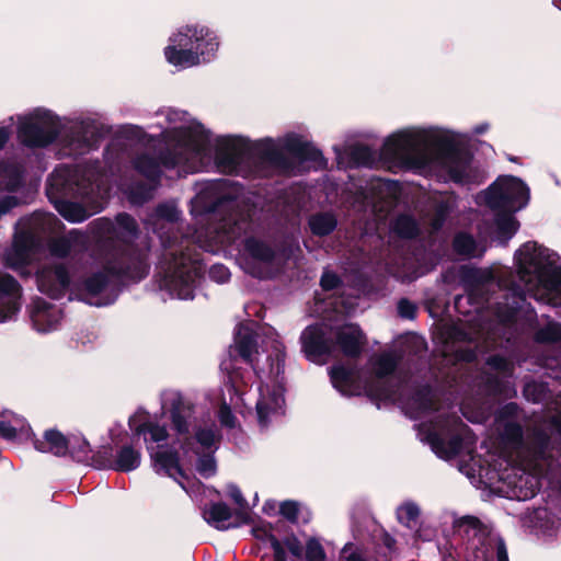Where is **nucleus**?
Wrapping results in <instances>:
<instances>
[{"instance_id":"nucleus-1","label":"nucleus","mask_w":561,"mask_h":561,"mask_svg":"<svg viewBox=\"0 0 561 561\" xmlns=\"http://www.w3.org/2000/svg\"><path fill=\"white\" fill-rule=\"evenodd\" d=\"M190 213L198 226L192 232H180L181 210L174 202L160 203L145 221L162 247L158 266L160 288L172 298L193 299L204 264L195 247L217 253L241 243L238 263L249 275L268 279L277 275L285 254L270 241L247 236L254 230L253 209L236 183L218 179L195 184Z\"/></svg>"},{"instance_id":"nucleus-2","label":"nucleus","mask_w":561,"mask_h":561,"mask_svg":"<svg viewBox=\"0 0 561 561\" xmlns=\"http://www.w3.org/2000/svg\"><path fill=\"white\" fill-rule=\"evenodd\" d=\"M164 118L167 125L162 126L161 131L164 148L157 151L148 147L133 158L134 169L147 180L146 183H134L123 188L134 205L152 198L162 168L175 170L179 175L217 170L250 178L273 173L295 175L302 162L314 165L323 162L321 151L296 133L251 144L237 136L214 138L184 111L169 108L164 112Z\"/></svg>"},{"instance_id":"nucleus-3","label":"nucleus","mask_w":561,"mask_h":561,"mask_svg":"<svg viewBox=\"0 0 561 561\" xmlns=\"http://www.w3.org/2000/svg\"><path fill=\"white\" fill-rule=\"evenodd\" d=\"M94 238L110 248L100 261V268L85 277L69 262H47L36 271V285L41 293L58 299L67 293L95 307L113 304L121 277L139 282L149 272L150 243L140 237L136 220L128 214H118L114 220L102 217L90 224Z\"/></svg>"},{"instance_id":"nucleus-4","label":"nucleus","mask_w":561,"mask_h":561,"mask_svg":"<svg viewBox=\"0 0 561 561\" xmlns=\"http://www.w3.org/2000/svg\"><path fill=\"white\" fill-rule=\"evenodd\" d=\"M161 409L175 436L170 446L165 426L152 421L146 412L130 416L129 427L134 436H142L154 471L174 479L190 493V480L183 467L195 463L204 478L214 476V454L219 447L221 433L204 409L180 392L168 393Z\"/></svg>"},{"instance_id":"nucleus-5","label":"nucleus","mask_w":561,"mask_h":561,"mask_svg":"<svg viewBox=\"0 0 561 561\" xmlns=\"http://www.w3.org/2000/svg\"><path fill=\"white\" fill-rule=\"evenodd\" d=\"M253 322L241 323L234 333V348L252 370L237 366L232 358L221 363V369L228 373V381L221 397L218 417L222 426L233 428L236 417L231 408L238 409L243 403V387L252 382L253 376L260 381L259 399L255 404L257 422L267 427L284 408V345L278 334L272 329L255 331Z\"/></svg>"},{"instance_id":"nucleus-6","label":"nucleus","mask_w":561,"mask_h":561,"mask_svg":"<svg viewBox=\"0 0 561 561\" xmlns=\"http://www.w3.org/2000/svg\"><path fill=\"white\" fill-rule=\"evenodd\" d=\"M514 260L520 284L506 279L511 273L508 271L495 274L489 268L462 266L460 276L467 295L455 298V308H459L465 300H474L478 310L483 301L489 302V296L496 295L506 300L505 304L496 302L497 316L506 321L525 305L527 296L554 307L561 306V262L558 253L529 241L515 252Z\"/></svg>"},{"instance_id":"nucleus-7","label":"nucleus","mask_w":561,"mask_h":561,"mask_svg":"<svg viewBox=\"0 0 561 561\" xmlns=\"http://www.w3.org/2000/svg\"><path fill=\"white\" fill-rule=\"evenodd\" d=\"M379 397L399 400L404 413L414 420L426 419L419 425V436L431 446L433 453L444 459H458V469L472 484L491 480L490 470L481 457L476 456L477 437L459 416L438 405V398L428 386L422 387L409 398H404L401 387H388Z\"/></svg>"},{"instance_id":"nucleus-8","label":"nucleus","mask_w":561,"mask_h":561,"mask_svg":"<svg viewBox=\"0 0 561 561\" xmlns=\"http://www.w3.org/2000/svg\"><path fill=\"white\" fill-rule=\"evenodd\" d=\"M458 136L436 127H409L390 135L383 152L408 170L455 183H473L472 154L459 144Z\"/></svg>"},{"instance_id":"nucleus-9","label":"nucleus","mask_w":561,"mask_h":561,"mask_svg":"<svg viewBox=\"0 0 561 561\" xmlns=\"http://www.w3.org/2000/svg\"><path fill=\"white\" fill-rule=\"evenodd\" d=\"M117 145L104 151V162L89 160L59 164L47 179L46 194L55 209L70 222H82L103 209L110 193V175Z\"/></svg>"},{"instance_id":"nucleus-10","label":"nucleus","mask_w":561,"mask_h":561,"mask_svg":"<svg viewBox=\"0 0 561 561\" xmlns=\"http://www.w3.org/2000/svg\"><path fill=\"white\" fill-rule=\"evenodd\" d=\"M110 133L99 114L62 119L50 110L34 108L18 116L16 138L31 149H42L56 141L61 158L78 157L98 149L100 140Z\"/></svg>"},{"instance_id":"nucleus-11","label":"nucleus","mask_w":561,"mask_h":561,"mask_svg":"<svg viewBox=\"0 0 561 561\" xmlns=\"http://www.w3.org/2000/svg\"><path fill=\"white\" fill-rule=\"evenodd\" d=\"M529 197L527 184L513 175L499 176L493 184L477 196L479 203L499 211L494 218L495 239L499 244L506 245L517 232L519 222L513 213L526 207Z\"/></svg>"},{"instance_id":"nucleus-12","label":"nucleus","mask_w":561,"mask_h":561,"mask_svg":"<svg viewBox=\"0 0 561 561\" xmlns=\"http://www.w3.org/2000/svg\"><path fill=\"white\" fill-rule=\"evenodd\" d=\"M61 226L60 220L48 213L35 211L31 216L21 218L15 225L11 247L4 253L5 264L24 274L36 254L42 239L56 232Z\"/></svg>"},{"instance_id":"nucleus-13","label":"nucleus","mask_w":561,"mask_h":561,"mask_svg":"<svg viewBox=\"0 0 561 561\" xmlns=\"http://www.w3.org/2000/svg\"><path fill=\"white\" fill-rule=\"evenodd\" d=\"M164 56L169 64L190 68L210 61L218 50L217 36L205 26H184L170 38Z\"/></svg>"},{"instance_id":"nucleus-14","label":"nucleus","mask_w":561,"mask_h":561,"mask_svg":"<svg viewBox=\"0 0 561 561\" xmlns=\"http://www.w3.org/2000/svg\"><path fill=\"white\" fill-rule=\"evenodd\" d=\"M466 561H510L503 538L472 516L455 522Z\"/></svg>"},{"instance_id":"nucleus-15","label":"nucleus","mask_w":561,"mask_h":561,"mask_svg":"<svg viewBox=\"0 0 561 561\" xmlns=\"http://www.w3.org/2000/svg\"><path fill=\"white\" fill-rule=\"evenodd\" d=\"M491 371H482L478 378V386L488 396L514 398L517 394L514 382V363L500 355H492L486 359Z\"/></svg>"},{"instance_id":"nucleus-16","label":"nucleus","mask_w":561,"mask_h":561,"mask_svg":"<svg viewBox=\"0 0 561 561\" xmlns=\"http://www.w3.org/2000/svg\"><path fill=\"white\" fill-rule=\"evenodd\" d=\"M24 167L12 160H0V219L21 205L19 193L24 186Z\"/></svg>"},{"instance_id":"nucleus-17","label":"nucleus","mask_w":561,"mask_h":561,"mask_svg":"<svg viewBox=\"0 0 561 561\" xmlns=\"http://www.w3.org/2000/svg\"><path fill=\"white\" fill-rule=\"evenodd\" d=\"M301 350L312 363L324 364L335 352L333 327L320 322L307 327L300 335Z\"/></svg>"},{"instance_id":"nucleus-18","label":"nucleus","mask_w":561,"mask_h":561,"mask_svg":"<svg viewBox=\"0 0 561 561\" xmlns=\"http://www.w3.org/2000/svg\"><path fill=\"white\" fill-rule=\"evenodd\" d=\"M33 444L36 450L50 453L57 457L65 456L69 453L77 461L87 460L90 453V446L85 439L77 437L68 439L55 430L46 431L43 439H34Z\"/></svg>"},{"instance_id":"nucleus-19","label":"nucleus","mask_w":561,"mask_h":561,"mask_svg":"<svg viewBox=\"0 0 561 561\" xmlns=\"http://www.w3.org/2000/svg\"><path fill=\"white\" fill-rule=\"evenodd\" d=\"M90 239L81 230L71 229L67 233L50 238L47 242V249L50 256L55 259H66L77 267V257L84 253L89 248Z\"/></svg>"},{"instance_id":"nucleus-20","label":"nucleus","mask_w":561,"mask_h":561,"mask_svg":"<svg viewBox=\"0 0 561 561\" xmlns=\"http://www.w3.org/2000/svg\"><path fill=\"white\" fill-rule=\"evenodd\" d=\"M490 329L491 324L484 323L479 324L478 329L467 332L462 327L455 325L451 329V337L457 342L468 343L466 348L459 347L457 350L458 357L466 362L477 359L479 353H482L491 344L492 335L489 332Z\"/></svg>"},{"instance_id":"nucleus-21","label":"nucleus","mask_w":561,"mask_h":561,"mask_svg":"<svg viewBox=\"0 0 561 561\" xmlns=\"http://www.w3.org/2000/svg\"><path fill=\"white\" fill-rule=\"evenodd\" d=\"M33 328L39 333H48L59 328L62 312L60 308L43 298H35L28 308Z\"/></svg>"},{"instance_id":"nucleus-22","label":"nucleus","mask_w":561,"mask_h":561,"mask_svg":"<svg viewBox=\"0 0 561 561\" xmlns=\"http://www.w3.org/2000/svg\"><path fill=\"white\" fill-rule=\"evenodd\" d=\"M94 462L100 469H111L118 472H130L139 468L141 453L133 445H124L116 449L115 454L105 458L101 453L94 457Z\"/></svg>"},{"instance_id":"nucleus-23","label":"nucleus","mask_w":561,"mask_h":561,"mask_svg":"<svg viewBox=\"0 0 561 561\" xmlns=\"http://www.w3.org/2000/svg\"><path fill=\"white\" fill-rule=\"evenodd\" d=\"M22 287L9 274L0 273V322L13 319L21 309Z\"/></svg>"},{"instance_id":"nucleus-24","label":"nucleus","mask_w":561,"mask_h":561,"mask_svg":"<svg viewBox=\"0 0 561 561\" xmlns=\"http://www.w3.org/2000/svg\"><path fill=\"white\" fill-rule=\"evenodd\" d=\"M333 341L335 350L340 348L348 357H356L366 344V336L357 324L348 323L333 328Z\"/></svg>"},{"instance_id":"nucleus-25","label":"nucleus","mask_w":561,"mask_h":561,"mask_svg":"<svg viewBox=\"0 0 561 561\" xmlns=\"http://www.w3.org/2000/svg\"><path fill=\"white\" fill-rule=\"evenodd\" d=\"M470 305H472V309H469V310H461V306H459V308H456L460 313H463V314H470L472 312L477 313V317H473V320H477V318L479 320H482L484 318L483 314H481L484 310V308L490 312V314L492 316L493 320L496 321L499 324H503V325H508V324H512V323H516L523 314H525V317L528 319V320H533L535 318V311L534 309H530V306L525 301V305L523 307H520L519 309H517L516 313L514 314V317L510 320H501L500 317L497 316L496 313V302H503L505 304L506 300L504 299H501V297L499 296H489V302L486 301H483L481 305H480V308L477 310V304L474 302V300H471V301H468ZM462 305V302L460 304Z\"/></svg>"},{"instance_id":"nucleus-26","label":"nucleus","mask_w":561,"mask_h":561,"mask_svg":"<svg viewBox=\"0 0 561 561\" xmlns=\"http://www.w3.org/2000/svg\"><path fill=\"white\" fill-rule=\"evenodd\" d=\"M336 154V163L339 169H347L354 167H367L374 161L371 150L367 146L355 145L344 150L334 147Z\"/></svg>"},{"instance_id":"nucleus-27","label":"nucleus","mask_w":561,"mask_h":561,"mask_svg":"<svg viewBox=\"0 0 561 561\" xmlns=\"http://www.w3.org/2000/svg\"><path fill=\"white\" fill-rule=\"evenodd\" d=\"M0 435L7 440L22 443L32 439V430L24 419L10 413L0 421Z\"/></svg>"},{"instance_id":"nucleus-28","label":"nucleus","mask_w":561,"mask_h":561,"mask_svg":"<svg viewBox=\"0 0 561 561\" xmlns=\"http://www.w3.org/2000/svg\"><path fill=\"white\" fill-rule=\"evenodd\" d=\"M531 522L536 534L545 538L556 537L561 529V518L548 507L535 510Z\"/></svg>"},{"instance_id":"nucleus-29","label":"nucleus","mask_w":561,"mask_h":561,"mask_svg":"<svg viewBox=\"0 0 561 561\" xmlns=\"http://www.w3.org/2000/svg\"><path fill=\"white\" fill-rule=\"evenodd\" d=\"M458 198L454 193L439 195L434 201V214L431 218L432 233L438 232L448 216L457 208Z\"/></svg>"},{"instance_id":"nucleus-30","label":"nucleus","mask_w":561,"mask_h":561,"mask_svg":"<svg viewBox=\"0 0 561 561\" xmlns=\"http://www.w3.org/2000/svg\"><path fill=\"white\" fill-rule=\"evenodd\" d=\"M458 198L454 193L439 195L434 201V214L431 218L432 233L438 232L448 216L457 208Z\"/></svg>"},{"instance_id":"nucleus-31","label":"nucleus","mask_w":561,"mask_h":561,"mask_svg":"<svg viewBox=\"0 0 561 561\" xmlns=\"http://www.w3.org/2000/svg\"><path fill=\"white\" fill-rule=\"evenodd\" d=\"M333 387L343 396L350 397L359 393V386L355 382L354 373L342 365L333 366L330 371Z\"/></svg>"},{"instance_id":"nucleus-32","label":"nucleus","mask_w":561,"mask_h":561,"mask_svg":"<svg viewBox=\"0 0 561 561\" xmlns=\"http://www.w3.org/2000/svg\"><path fill=\"white\" fill-rule=\"evenodd\" d=\"M453 245L456 253L462 256L481 257L485 252V245L466 232L457 233Z\"/></svg>"},{"instance_id":"nucleus-33","label":"nucleus","mask_w":561,"mask_h":561,"mask_svg":"<svg viewBox=\"0 0 561 561\" xmlns=\"http://www.w3.org/2000/svg\"><path fill=\"white\" fill-rule=\"evenodd\" d=\"M204 519L217 529H228L233 527L229 520L231 518L230 508L225 503H215L203 513Z\"/></svg>"},{"instance_id":"nucleus-34","label":"nucleus","mask_w":561,"mask_h":561,"mask_svg":"<svg viewBox=\"0 0 561 561\" xmlns=\"http://www.w3.org/2000/svg\"><path fill=\"white\" fill-rule=\"evenodd\" d=\"M308 225L312 234L323 237L334 231L337 219L332 213H317L309 217Z\"/></svg>"},{"instance_id":"nucleus-35","label":"nucleus","mask_w":561,"mask_h":561,"mask_svg":"<svg viewBox=\"0 0 561 561\" xmlns=\"http://www.w3.org/2000/svg\"><path fill=\"white\" fill-rule=\"evenodd\" d=\"M535 341L541 344H553L561 350V323L548 319L546 324L535 332Z\"/></svg>"},{"instance_id":"nucleus-36","label":"nucleus","mask_w":561,"mask_h":561,"mask_svg":"<svg viewBox=\"0 0 561 561\" xmlns=\"http://www.w3.org/2000/svg\"><path fill=\"white\" fill-rule=\"evenodd\" d=\"M374 373L379 379L391 375L397 366V358L392 353H382L370 360Z\"/></svg>"},{"instance_id":"nucleus-37","label":"nucleus","mask_w":561,"mask_h":561,"mask_svg":"<svg viewBox=\"0 0 561 561\" xmlns=\"http://www.w3.org/2000/svg\"><path fill=\"white\" fill-rule=\"evenodd\" d=\"M397 517L402 525L414 530L420 526V507L413 502H405L398 507Z\"/></svg>"},{"instance_id":"nucleus-38","label":"nucleus","mask_w":561,"mask_h":561,"mask_svg":"<svg viewBox=\"0 0 561 561\" xmlns=\"http://www.w3.org/2000/svg\"><path fill=\"white\" fill-rule=\"evenodd\" d=\"M392 231L401 238L411 239L419 233L416 220L409 215H400L392 222Z\"/></svg>"},{"instance_id":"nucleus-39","label":"nucleus","mask_w":561,"mask_h":561,"mask_svg":"<svg viewBox=\"0 0 561 561\" xmlns=\"http://www.w3.org/2000/svg\"><path fill=\"white\" fill-rule=\"evenodd\" d=\"M523 394L529 402L541 403L549 398V389L542 381L529 380L524 386Z\"/></svg>"},{"instance_id":"nucleus-40","label":"nucleus","mask_w":561,"mask_h":561,"mask_svg":"<svg viewBox=\"0 0 561 561\" xmlns=\"http://www.w3.org/2000/svg\"><path fill=\"white\" fill-rule=\"evenodd\" d=\"M302 560L327 561L325 550L317 538L311 537L307 540Z\"/></svg>"},{"instance_id":"nucleus-41","label":"nucleus","mask_w":561,"mask_h":561,"mask_svg":"<svg viewBox=\"0 0 561 561\" xmlns=\"http://www.w3.org/2000/svg\"><path fill=\"white\" fill-rule=\"evenodd\" d=\"M286 549L291 554L294 561H301L305 553V547L301 545L299 539L295 536L287 537L284 540Z\"/></svg>"},{"instance_id":"nucleus-42","label":"nucleus","mask_w":561,"mask_h":561,"mask_svg":"<svg viewBox=\"0 0 561 561\" xmlns=\"http://www.w3.org/2000/svg\"><path fill=\"white\" fill-rule=\"evenodd\" d=\"M209 277L218 284H224L229 280L230 271L222 264H214L209 270Z\"/></svg>"},{"instance_id":"nucleus-43","label":"nucleus","mask_w":561,"mask_h":561,"mask_svg":"<svg viewBox=\"0 0 561 561\" xmlns=\"http://www.w3.org/2000/svg\"><path fill=\"white\" fill-rule=\"evenodd\" d=\"M280 514L290 522H297L299 504L294 501H285L279 506Z\"/></svg>"},{"instance_id":"nucleus-44","label":"nucleus","mask_w":561,"mask_h":561,"mask_svg":"<svg viewBox=\"0 0 561 561\" xmlns=\"http://www.w3.org/2000/svg\"><path fill=\"white\" fill-rule=\"evenodd\" d=\"M398 313L401 318L413 319L416 313V307L408 299H401L398 302Z\"/></svg>"},{"instance_id":"nucleus-45","label":"nucleus","mask_w":561,"mask_h":561,"mask_svg":"<svg viewBox=\"0 0 561 561\" xmlns=\"http://www.w3.org/2000/svg\"><path fill=\"white\" fill-rule=\"evenodd\" d=\"M320 284L324 290H331L340 285V278L336 274L325 271L321 276Z\"/></svg>"},{"instance_id":"nucleus-46","label":"nucleus","mask_w":561,"mask_h":561,"mask_svg":"<svg viewBox=\"0 0 561 561\" xmlns=\"http://www.w3.org/2000/svg\"><path fill=\"white\" fill-rule=\"evenodd\" d=\"M460 410L462 412V415L466 419H468L470 422H473V423H481V422H483L489 416V414H490V410L489 409H481L478 412H476L474 414L470 415L469 412H468V405L467 404L461 407Z\"/></svg>"},{"instance_id":"nucleus-47","label":"nucleus","mask_w":561,"mask_h":561,"mask_svg":"<svg viewBox=\"0 0 561 561\" xmlns=\"http://www.w3.org/2000/svg\"><path fill=\"white\" fill-rule=\"evenodd\" d=\"M271 548L273 550L275 561H286V547L284 541H279L277 539H273L271 541Z\"/></svg>"},{"instance_id":"nucleus-48","label":"nucleus","mask_w":561,"mask_h":561,"mask_svg":"<svg viewBox=\"0 0 561 561\" xmlns=\"http://www.w3.org/2000/svg\"><path fill=\"white\" fill-rule=\"evenodd\" d=\"M348 549H350V546L346 545L342 550L345 561H368L366 556L358 549L353 550L348 554H346Z\"/></svg>"},{"instance_id":"nucleus-49","label":"nucleus","mask_w":561,"mask_h":561,"mask_svg":"<svg viewBox=\"0 0 561 561\" xmlns=\"http://www.w3.org/2000/svg\"><path fill=\"white\" fill-rule=\"evenodd\" d=\"M414 530H415V536L417 538L422 539L423 541H430L435 536V530L430 527L422 528V527L417 526Z\"/></svg>"},{"instance_id":"nucleus-50","label":"nucleus","mask_w":561,"mask_h":561,"mask_svg":"<svg viewBox=\"0 0 561 561\" xmlns=\"http://www.w3.org/2000/svg\"><path fill=\"white\" fill-rule=\"evenodd\" d=\"M229 495L239 506L243 505L244 499L241 491L237 486L232 485L229 488Z\"/></svg>"},{"instance_id":"nucleus-51","label":"nucleus","mask_w":561,"mask_h":561,"mask_svg":"<svg viewBox=\"0 0 561 561\" xmlns=\"http://www.w3.org/2000/svg\"><path fill=\"white\" fill-rule=\"evenodd\" d=\"M11 131L8 126H0V151L4 148L9 141Z\"/></svg>"},{"instance_id":"nucleus-52","label":"nucleus","mask_w":561,"mask_h":561,"mask_svg":"<svg viewBox=\"0 0 561 561\" xmlns=\"http://www.w3.org/2000/svg\"><path fill=\"white\" fill-rule=\"evenodd\" d=\"M489 128V125L483 123V124H480L478 126L474 127L473 131L474 134H483L484 131H486Z\"/></svg>"},{"instance_id":"nucleus-53","label":"nucleus","mask_w":561,"mask_h":561,"mask_svg":"<svg viewBox=\"0 0 561 561\" xmlns=\"http://www.w3.org/2000/svg\"><path fill=\"white\" fill-rule=\"evenodd\" d=\"M240 516H241V520H242V523L248 524V523H250V522H251V518H250V515H249V513H248V512H243V513H241V514H240Z\"/></svg>"},{"instance_id":"nucleus-54","label":"nucleus","mask_w":561,"mask_h":561,"mask_svg":"<svg viewBox=\"0 0 561 561\" xmlns=\"http://www.w3.org/2000/svg\"><path fill=\"white\" fill-rule=\"evenodd\" d=\"M553 362H556L553 367H557V368L561 367V353L553 358Z\"/></svg>"},{"instance_id":"nucleus-55","label":"nucleus","mask_w":561,"mask_h":561,"mask_svg":"<svg viewBox=\"0 0 561 561\" xmlns=\"http://www.w3.org/2000/svg\"><path fill=\"white\" fill-rule=\"evenodd\" d=\"M548 360H549V359H546V360H545V363H543V365H545V366H547V367H552L553 365H552V364H549V362H548Z\"/></svg>"}]
</instances>
